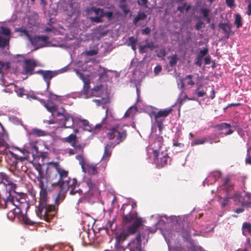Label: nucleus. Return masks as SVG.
Listing matches in <instances>:
<instances>
[{
    "mask_svg": "<svg viewBox=\"0 0 251 251\" xmlns=\"http://www.w3.org/2000/svg\"><path fill=\"white\" fill-rule=\"evenodd\" d=\"M36 62L33 59H25L24 62V71L25 74L28 75L32 74Z\"/></svg>",
    "mask_w": 251,
    "mask_h": 251,
    "instance_id": "obj_22",
    "label": "nucleus"
},
{
    "mask_svg": "<svg viewBox=\"0 0 251 251\" xmlns=\"http://www.w3.org/2000/svg\"><path fill=\"white\" fill-rule=\"evenodd\" d=\"M38 171L37 180L40 188V201L37 213L40 216H45L48 210L50 215L52 216L55 212L56 206H53L50 203V200H47L48 192L50 191L49 185L54 186L60 184L59 176L57 169V162H49L46 171V176H44L40 166L37 167Z\"/></svg>",
    "mask_w": 251,
    "mask_h": 251,
    "instance_id": "obj_1",
    "label": "nucleus"
},
{
    "mask_svg": "<svg viewBox=\"0 0 251 251\" xmlns=\"http://www.w3.org/2000/svg\"><path fill=\"white\" fill-rule=\"evenodd\" d=\"M208 50L207 48H204L203 50H201L199 51L197 57L199 58L200 59H202L203 57L204 56H205L208 53Z\"/></svg>",
    "mask_w": 251,
    "mask_h": 251,
    "instance_id": "obj_44",
    "label": "nucleus"
},
{
    "mask_svg": "<svg viewBox=\"0 0 251 251\" xmlns=\"http://www.w3.org/2000/svg\"><path fill=\"white\" fill-rule=\"evenodd\" d=\"M15 31L20 33L21 36L25 37L26 39L29 40L36 50L40 48L49 46L50 44L47 36H36L34 37H32L31 32L25 27H21L16 28Z\"/></svg>",
    "mask_w": 251,
    "mask_h": 251,
    "instance_id": "obj_6",
    "label": "nucleus"
},
{
    "mask_svg": "<svg viewBox=\"0 0 251 251\" xmlns=\"http://www.w3.org/2000/svg\"><path fill=\"white\" fill-rule=\"evenodd\" d=\"M245 2L247 4V14L249 16L251 15V0H245Z\"/></svg>",
    "mask_w": 251,
    "mask_h": 251,
    "instance_id": "obj_49",
    "label": "nucleus"
},
{
    "mask_svg": "<svg viewBox=\"0 0 251 251\" xmlns=\"http://www.w3.org/2000/svg\"><path fill=\"white\" fill-rule=\"evenodd\" d=\"M162 140L163 137L162 136H158V137L156 138L154 143L155 144H157L159 147V149L158 150H160V151L161 150V149L162 148L161 147V144Z\"/></svg>",
    "mask_w": 251,
    "mask_h": 251,
    "instance_id": "obj_51",
    "label": "nucleus"
},
{
    "mask_svg": "<svg viewBox=\"0 0 251 251\" xmlns=\"http://www.w3.org/2000/svg\"><path fill=\"white\" fill-rule=\"evenodd\" d=\"M78 122L80 126H83L84 130L88 131L89 132H92L94 133H96L98 131L102 128L105 127L103 122H101L100 123L96 125L95 126H92L91 125L89 124V122L85 119H79Z\"/></svg>",
    "mask_w": 251,
    "mask_h": 251,
    "instance_id": "obj_18",
    "label": "nucleus"
},
{
    "mask_svg": "<svg viewBox=\"0 0 251 251\" xmlns=\"http://www.w3.org/2000/svg\"><path fill=\"white\" fill-rule=\"evenodd\" d=\"M162 67L160 65H157L154 69V73L155 75H157L161 71Z\"/></svg>",
    "mask_w": 251,
    "mask_h": 251,
    "instance_id": "obj_55",
    "label": "nucleus"
},
{
    "mask_svg": "<svg viewBox=\"0 0 251 251\" xmlns=\"http://www.w3.org/2000/svg\"><path fill=\"white\" fill-rule=\"evenodd\" d=\"M134 110H135V108H133L132 107L129 108L126 112L125 114V117H128L130 116V115L132 114V111Z\"/></svg>",
    "mask_w": 251,
    "mask_h": 251,
    "instance_id": "obj_56",
    "label": "nucleus"
},
{
    "mask_svg": "<svg viewBox=\"0 0 251 251\" xmlns=\"http://www.w3.org/2000/svg\"><path fill=\"white\" fill-rule=\"evenodd\" d=\"M148 2V0H139L138 3L140 5H146Z\"/></svg>",
    "mask_w": 251,
    "mask_h": 251,
    "instance_id": "obj_62",
    "label": "nucleus"
},
{
    "mask_svg": "<svg viewBox=\"0 0 251 251\" xmlns=\"http://www.w3.org/2000/svg\"><path fill=\"white\" fill-rule=\"evenodd\" d=\"M219 27L223 30L226 38H228L231 32V26L227 23H221L219 24Z\"/></svg>",
    "mask_w": 251,
    "mask_h": 251,
    "instance_id": "obj_25",
    "label": "nucleus"
},
{
    "mask_svg": "<svg viewBox=\"0 0 251 251\" xmlns=\"http://www.w3.org/2000/svg\"><path fill=\"white\" fill-rule=\"evenodd\" d=\"M232 189L233 185L230 182L228 178H226L224 180L222 186L218 189V193H223L225 195V197H224L223 198H222V194L219 196L221 200V205L223 208L226 205L228 202V199L231 198V191Z\"/></svg>",
    "mask_w": 251,
    "mask_h": 251,
    "instance_id": "obj_9",
    "label": "nucleus"
},
{
    "mask_svg": "<svg viewBox=\"0 0 251 251\" xmlns=\"http://www.w3.org/2000/svg\"><path fill=\"white\" fill-rule=\"evenodd\" d=\"M45 107L49 112L51 113L53 117H60L59 120L63 122V125L65 127L71 128L72 127L75 122L74 119L71 115L65 113V110L63 108L61 109L60 111H58L56 105L52 103H45Z\"/></svg>",
    "mask_w": 251,
    "mask_h": 251,
    "instance_id": "obj_7",
    "label": "nucleus"
},
{
    "mask_svg": "<svg viewBox=\"0 0 251 251\" xmlns=\"http://www.w3.org/2000/svg\"><path fill=\"white\" fill-rule=\"evenodd\" d=\"M0 33L3 37H8L10 39V31L9 28L6 27L1 26L0 28Z\"/></svg>",
    "mask_w": 251,
    "mask_h": 251,
    "instance_id": "obj_38",
    "label": "nucleus"
},
{
    "mask_svg": "<svg viewBox=\"0 0 251 251\" xmlns=\"http://www.w3.org/2000/svg\"><path fill=\"white\" fill-rule=\"evenodd\" d=\"M172 111L171 108H165L160 110L158 112H153L152 113L151 118H154L157 126L160 131H161L163 126V122L164 118L166 117Z\"/></svg>",
    "mask_w": 251,
    "mask_h": 251,
    "instance_id": "obj_15",
    "label": "nucleus"
},
{
    "mask_svg": "<svg viewBox=\"0 0 251 251\" xmlns=\"http://www.w3.org/2000/svg\"><path fill=\"white\" fill-rule=\"evenodd\" d=\"M123 221L125 224H131V225L117 236L116 243L111 251L105 250L104 251H128L126 248L122 245V243L129 235L135 233L137 229L142 226L143 223L142 219L139 217L137 213L134 211H132L127 215H124Z\"/></svg>",
    "mask_w": 251,
    "mask_h": 251,
    "instance_id": "obj_4",
    "label": "nucleus"
},
{
    "mask_svg": "<svg viewBox=\"0 0 251 251\" xmlns=\"http://www.w3.org/2000/svg\"><path fill=\"white\" fill-rule=\"evenodd\" d=\"M203 24H204V23L202 21H199L197 23V24L195 25L196 29L199 30L201 29V28H202L203 27Z\"/></svg>",
    "mask_w": 251,
    "mask_h": 251,
    "instance_id": "obj_54",
    "label": "nucleus"
},
{
    "mask_svg": "<svg viewBox=\"0 0 251 251\" xmlns=\"http://www.w3.org/2000/svg\"><path fill=\"white\" fill-rule=\"evenodd\" d=\"M16 185L12 181L8 176L4 175H0V200L1 202L3 201L6 208H14L8 213V216L14 215L15 217L23 212L24 210L26 211L29 207V204L25 201V200L21 199L19 201L17 198L12 196L14 192Z\"/></svg>",
    "mask_w": 251,
    "mask_h": 251,
    "instance_id": "obj_2",
    "label": "nucleus"
},
{
    "mask_svg": "<svg viewBox=\"0 0 251 251\" xmlns=\"http://www.w3.org/2000/svg\"><path fill=\"white\" fill-rule=\"evenodd\" d=\"M160 150L152 149L154 156V162L156 167L160 168L165 166L168 163L169 156L167 153H160Z\"/></svg>",
    "mask_w": 251,
    "mask_h": 251,
    "instance_id": "obj_16",
    "label": "nucleus"
},
{
    "mask_svg": "<svg viewBox=\"0 0 251 251\" xmlns=\"http://www.w3.org/2000/svg\"><path fill=\"white\" fill-rule=\"evenodd\" d=\"M48 98H49V102L47 103H46L45 100H44L43 99H42L40 100V101L44 104V106H45V104H48L49 103H52V102H51L50 101L54 100H57L58 98H59V96H57L56 95L53 94L51 92H50L49 94ZM53 104H54V103H53Z\"/></svg>",
    "mask_w": 251,
    "mask_h": 251,
    "instance_id": "obj_36",
    "label": "nucleus"
},
{
    "mask_svg": "<svg viewBox=\"0 0 251 251\" xmlns=\"http://www.w3.org/2000/svg\"><path fill=\"white\" fill-rule=\"evenodd\" d=\"M122 124H118L110 129L107 133V136L111 140H115L116 144L123 142L126 138V129Z\"/></svg>",
    "mask_w": 251,
    "mask_h": 251,
    "instance_id": "obj_8",
    "label": "nucleus"
},
{
    "mask_svg": "<svg viewBox=\"0 0 251 251\" xmlns=\"http://www.w3.org/2000/svg\"><path fill=\"white\" fill-rule=\"evenodd\" d=\"M147 15L142 12H138L137 15L134 18L133 23L134 25H136L137 23L141 20H144L146 19Z\"/></svg>",
    "mask_w": 251,
    "mask_h": 251,
    "instance_id": "obj_32",
    "label": "nucleus"
},
{
    "mask_svg": "<svg viewBox=\"0 0 251 251\" xmlns=\"http://www.w3.org/2000/svg\"><path fill=\"white\" fill-rule=\"evenodd\" d=\"M111 155V146L107 144L104 147V151L101 161H107Z\"/></svg>",
    "mask_w": 251,
    "mask_h": 251,
    "instance_id": "obj_27",
    "label": "nucleus"
},
{
    "mask_svg": "<svg viewBox=\"0 0 251 251\" xmlns=\"http://www.w3.org/2000/svg\"><path fill=\"white\" fill-rule=\"evenodd\" d=\"M236 203H239L241 201V194L240 192H235L234 194L232 193L231 198Z\"/></svg>",
    "mask_w": 251,
    "mask_h": 251,
    "instance_id": "obj_42",
    "label": "nucleus"
},
{
    "mask_svg": "<svg viewBox=\"0 0 251 251\" xmlns=\"http://www.w3.org/2000/svg\"><path fill=\"white\" fill-rule=\"evenodd\" d=\"M234 17V24L236 25L237 28H239L242 25L241 17L238 13L235 14Z\"/></svg>",
    "mask_w": 251,
    "mask_h": 251,
    "instance_id": "obj_41",
    "label": "nucleus"
},
{
    "mask_svg": "<svg viewBox=\"0 0 251 251\" xmlns=\"http://www.w3.org/2000/svg\"><path fill=\"white\" fill-rule=\"evenodd\" d=\"M188 216L184 215L181 216H171L168 217L167 215L160 216L158 214L153 215L151 216V220L154 223L153 227H147L146 232L149 234L150 232L154 233L157 228L162 229V226L166 224L170 225L173 227L172 232L175 229L176 232H180V230L183 231L184 229L182 226H184L183 223L187 221Z\"/></svg>",
    "mask_w": 251,
    "mask_h": 251,
    "instance_id": "obj_5",
    "label": "nucleus"
},
{
    "mask_svg": "<svg viewBox=\"0 0 251 251\" xmlns=\"http://www.w3.org/2000/svg\"><path fill=\"white\" fill-rule=\"evenodd\" d=\"M94 69L97 71V74L101 81L108 80L111 78V75L114 74L112 71L105 69L98 65L94 66Z\"/></svg>",
    "mask_w": 251,
    "mask_h": 251,
    "instance_id": "obj_20",
    "label": "nucleus"
},
{
    "mask_svg": "<svg viewBox=\"0 0 251 251\" xmlns=\"http://www.w3.org/2000/svg\"><path fill=\"white\" fill-rule=\"evenodd\" d=\"M204 60L205 64H209L210 62V57L209 56H207L205 57L204 58Z\"/></svg>",
    "mask_w": 251,
    "mask_h": 251,
    "instance_id": "obj_64",
    "label": "nucleus"
},
{
    "mask_svg": "<svg viewBox=\"0 0 251 251\" xmlns=\"http://www.w3.org/2000/svg\"><path fill=\"white\" fill-rule=\"evenodd\" d=\"M38 148L36 145V142L30 141L28 143L25 145L23 150L19 149V151L23 153L26 152L31 154L34 156L38 152Z\"/></svg>",
    "mask_w": 251,
    "mask_h": 251,
    "instance_id": "obj_21",
    "label": "nucleus"
},
{
    "mask_svg": "<svg viewBox=\"0 0 251 251\" xmlns=\"http://www.w3.org/2000/svg\"><path fill=\"white\" fill-rule=\"evenodd\" d=\"M9 38L8 37H3L0 35V47L4 48L9 45Z\"/></svg>",
    "mask_w": 251,
    "mask_h": 251,
    "instance_id": "obj_33",
    "label": "nucleus"
},
{
    "mask_svg": "<svg viewBox=\"0 0 251 251\" xmlns=\"http://www.w3.org/2000/svg\"><path fill=\"white\" fill-rule=\"evenodd\" d=\"M217 127L219 130L222 131L220 134H224L225 136L230 135L234 132V130L230 128V125L226 123H222L218 125Z\"/></svg>",
    "mask_w": 251,
    "mask_h": 251,
    "instance_id": "obj_24",
    "label": "nucleus"
},
{
    "mask_svg": "<svg viewBox=\"0 0 251 251\" xmlns=\"http://www.w3.org/2000/svg\"><path fill=\"white\" fill-rule=\"evenodd\" d=\"M61 191H62V193H60L59 194H58V196L56 197H55L54 199V204H52V203L51 202V199L50 198L47 197V200H50L49 202H50V204H51L53 206H56V208H55V212L54 214H53L52 216H50V212L49 211L47 212V213L45 216H40L37 213V212L38 211V208L36 211V213L37 216L38 217H39L41 219L44 220L45 221H46L47 222H49L50 221V220L55 215L57 210V208H58V205L59 204V203L60 202H61V201H62L64 200L65 197L64 192H66V191H63L61 189Z\"/></svg>",
    "mask_w": 251,
    "mask_h": 251,
    "instance_id": "obj_13",
    "label": "nucleus"
},
{
    "mask_svg": "<svg viewBox=\"0 0 251 251\" xmlns=\"http://www.w3.org/2000/svg\"><path fill=\"white\" fill-rule=\"evenodd\" d=\"M202 87V84L200 85L198 88L195 90V93L198 96V97H202L206 94V90L202 89L201 88Z\"/></svg>",
    "mask_w": 251,
    "mask_h": 251,
    "instance_id": "obj_37",
    "label": "nucleus"
},
{
    "mask_svg": "<svg viewBox=\"0 0 251 251\" xmlns=\"http://www.w3.org/2000/svg\"><path fill=\"white\" fill-rule=\"evenodd\" d=\"M162 234L168 244L169 251H197L199 250L202 251V248L200 246H197L192 245L190 248L186 249L183 248L181 245H177L176 247L171 246L172 239H173V236H175V234L172 232V231H169L168 230L162 231Z\"/></svg>",
    "mask_w": 251,
    "mask_h": 251,
    "instance_id": "obj_10",
    "label": "nucleus"
},
{
    "mask_svg": "<svg viewBox=\"0 0 251 251\" xmlns=\"http://www.w3.org/2000/svg\"><path fill=\"white\" fill-rule=\"evenodd\" d=\"M91 10L95 13L96 16H100L102 18L103 17L104 11L103 9L95 7H92Z\"/></svg>",
    "mask_w": 251,
    "mask_h": 251,
    "instance_id": "obj_40",
    "label": "nucleus"
},
{
    "mask_svg": "<svg viewBox=\"0 0 251 251\" xmlns=\"http://www.w3.org/2000/svg\"><path fill=\"white\" fill-rule=\"evenodd\" d=\"M10 65L11 64L9 62H4L0 61V74L8 70L10 68Z\"/></svg>",
    "mask_w": 251,
    "mask_h": 251,
    "instance_id": "obj_34",
    "label": "nucleus"
},
{
    "mask_svg": "<svg viewBox=\"0 0 251 251\" xmlns=\"http://www.w3.org/2000/svg\"><path fill=\"white\" fill-rule=\"evenodd\" d=\"M101 18L100 16L90 17V20L93 23H100L102 22Z\"/></svg>",
    "mask_w": 251,
    "mask_h": 251,
    "instance_id": "obj_47",
    "label": "nucleus"
},
{
    "mask_svg": "<svg viewBox=\"0 0 251 251\" xmlns=\"http://www.w3.org/2000/svg\"><path fill=\"white\" fill-rule=\"evenodd\" d=\"M150 32L151 29L148 27H146L142 30V33L144 34H149Z\"/></svg>",
    "mask_w": 251,
    "mask_h": 251,
    "instance_id": "obj_60",
    "label": "nucleus"
},
{
    "mask_svg": "<svg viewBox=\"0 0 251 251\" xmlns=\"http://www.w3.org/2000/svg\"><path fill=\"white\" fill-rule=\"evenodd\" d=\"M177 86L180 89H183L184 88L185 85L183 82V80L181 78H179L178 79L177 81Z\"/></svg>",
    "mask_w": 251,
    "mask_h": 251,
    "instance_id": "obj_52",
    "label": "nucleus"
},
{
    "mask_svg": "<svg viewBox=\"0 0 251 251\" xmlns=\"http://www.w3.org/2000/svg\"><path fill=\"white\" fill-rule=\"evenodd\" d=\"M200 11L201 13L202 14L203 18H207L209 13L210 12V9L206 8H202L201 9Z\"/></svg>",
    "mask_w": 251,
    "mask_h": 251,
    "instance_id": "obj_46",
    "label": "nucleus"
},
{
    "mask_svg": "<svg viewBox=\"0 0 251 251\" xmlns=\"http://www.w3.org/2000/svg\"><path fill=\"white\" fill-rule=\"evenodd\" d=\"M75 140V136L73 134H70L65 139V141L68 143L74 142Z\"/></svg>",
    "mask_w": 251,
    "mask_h": 251,
    "instance_id": "obj_48",
    "label": "nucleus"
},
{
    "mask_svg": "<svg viewBox=\"0 0 251 251\" xmlns=\"http://www.w3.org/2000/svg\"><path fill=\"white\" fill-rule=\"evenodd\" d=\"M137 39L134 37L133 36L130 37L128 38V41L127 42V45L128 46H130L133 50L135 51L136 48V46L137 43Z\"/></svg>",
    "mask_w": 251,
    "mask_h": 251,
    "instance_id": "obj_30",
    "label": "nucleus"
},
{
    "mask_svg": "<svg viewBox=\"0 0 251 251\" xmlns=\"http://www.w3.org/2000/svg\"><path fill=\"white\" fill-rule=\"evenodd\" d=\"M0 84L7 87L3 89L5 92L12 93L13 92H15L19 97L23 96L25 89L23 88H18L11 83L7 82L3 76H1L0 77Z\"/></svg>",
    "mask_w": 251,
    "mask_h": 251,
    "instance_id": "obj_17",
    "label": "nucleus"
},
{
    "mask_svg": "<svg viewBox=\"0 0 251 251\" xmlns=\"http://www.w3.org/2000/svg\"><path fill=\"white\" fill-rule=\"evenodd\" d=\"M243 234L247 236V234H251V225L248 223H244L242 226Z\"/></svg>",
    "mask_w": 251,
    "mask_h": 251,
    "instance_id": "obj_31",
    "label": "nucleus"
},
{
    "mask_svg": "<svg viewBox=\"0 0 251 251\" xmlns=\"http://www.w3.org/2000/svg\"><path fill=\"white\" fill-rule=\"evenodd\" d=\"M206 141V138H196L192 140L191 142V146H195L199 145L204 144Z\"/></svg>",
    "mask_w": 251,
    "mask_h": 251,
    "instance_id": "obj_35",
    "label": "nucleus"
},
{
    "mask_svg": "<svg viewBox=\"0 0 251 251\" xmlns=\"http://www.w3.org/2000/svg\"><path fill=\"white\" fill-rule=\"evenodd\" d=\"M226 3L228 6L229 7H232L234 4V0H226Z\"/></svg>",
    "mask_w": 251,
    "mask_h": 251,
    "instance_id": "obj_63",
    "label": "nucleus"
},
{
    "mask_svg": "<svg viewBox=\"0 0 251 251\" xmlns=\"http://www.w3.org/2000/svg\"><path fill=\"white\" fill-rule=\"evenodd\" d=\"M22 220L25 225H32L34 222L31 221L25 215L22 214L21 216Z\"/></svg>",
    "mask_w": 251,
    "mask_h": 251,
    "instance_id": "obj_43",
    "label": "nucleus"
},
{
    "mask_svg": "<svg viewBox=\"0 0 251 251\" xmlns=\"http://www.w3.org/2000/svg\"><path fill=\"white\" fill-rule=\"evenodd\" d=\"M67 70L68 67L66 66L56 71L53 72L51 71H43L40 70L37 71V73L42 75L44 80L47 83V89H49L50 84V80L57 74L63 73L66 72Z\"/></svg>",
    "mask_w": 251,
    "mask_h": 251,
    "instance_id": "obj_14",
    "label": "nucleus"
},
{
    "mask_svg": "<svg viewBox=\"0 0 251 251\" xmlns=\"http://www.w3.org/2000/svg\"><path fill=\"white\" fill-rule=\"evenodd\" d=\"M86 64L83 65L82 70L83 72H81L80 69H75V71L77 75L83 81L84 85L83 90L81 92L80 97L82 99H88L92 97H101V100H93L94 102H96L98 106H100L106 103L108 99L109 93L107 91H103L102 86H97L93 89L90 90L89 87V75L86 73L87 69Z\"/></svg>",
    "mask_w": 251,
    "mask_h": 251,
    "instance_id": "obj_3",
    "label": "nucleus"
},
{
    "mask_svg": "<svg viewBox=\"0 0 251 251\" xmlns=\"http://www.w3.org/2000/svg\"><path fill=\"white\" fill-rule=\"evenodd\" d=\"M168 58L169 60V65L172 67L176 66L178 60L176 54H174L171 56H169L168 57Z\"/></svg>",
    "mask_w": 251,
    "mask_h": 251,
    "instance_id": "obj_39",
    "label": "nucleus"
},
{
    "mask_svg": "<svg viewBox=\"0 0 251 251\" xmlns=\"http://www.w3.org/2000/svg\"><path fill=\"white\" fill-rule=\"evenodd\" d=\"M82 193V191L80 189L75 190V188L74 189H72L70 191V194L72 195H75L76 194H78L79 195L80 193Z\"/></svg>",
    "mask_w": 251,
    "mask_h": 251,
    "instance_id": "obj_53",
    "label": "nucleus"
},
{
    "mask_svg": "<svg viewBox=\"0 0 251 251\" xmlns=\"http://www.w3.org/2000/svg\"><path fill=\"white\" fill-rule=\"evenodd\" d=\"M98 53V46L94 45L93 46H90L89 49L86 50L83 53L89 56H92L96 55Z\"/></svg>",
    "mask_w": 251,
    "mask_h": 251,
    "instance_id": "obj_28",
    "label": "nucleus"
},
{
    "mask_svg": "<svg viewBox=\"0 0 251 251\" xmlns=\"http://www.w3.org/2000/svg\"><path fill=\"white\" fill-rule=\"evenodd\" d=\"M113 16V13L111 12H103V17H107L108 19H111Z\"/></svg>",
    "mask_w": 251,
    "mask_h": 251,
    "instance_id": "obj_58",
    "label": "nucleus"
},
{
    "mask_svg": "<svg viewBox=\"0 0 251 251\" xmlns=\"http://www.w3.org/2000/svg\"><path fill=\"white\" fill-rule=\"evenodd\" d=\"M86 184L89 188V190L85 193V196L84 198H79L77 202V208H79V205L81 202L83 201H90V200L87 198V197L93 196L95 193L97 192V188L95 184L92 182L91 180L86 181Z\"/></svg>",
    "mask_w": 251,
    "mask_h": 251,
    "instance_id": "obj_19",
    "label": "nucleus"
},
{
    "mask_svg": "<svg viewBox=\"0 0 251 251\" xmlns=\"http://www.w3.org/2000/svg\"><path fill=\"white\" fill-rule=\"evenodd\" d=\"M193 76L192 75H187L185 76L184 80H187V84L189 85H193L195 84V82L193 80H192Z\"/></svg>",
    "mask_w": 251,
    "mask_h": 251,
    "instance_id": "obj_45",
    "label": "nucleus"
},
{
    "mask_svg": "<svg viewBox=\"0 0 251 251\" xmlns=\"http://www.w3.org/2000/svg\"><path fill=\"white\" fill-rule=\"evenodd\" d=\"M57 169L58 171V175L60 182V188L63 191H67L71 188L76 183L75 179L72 180V183H70V178L68 176V172L61 168L57 163Z\"/></svg>",
    "mask_w": 251,
    "mask_h": 251,
    "instance_id": "obj_12",
    "label": "nucleus"
},
{
    "mask_svg": "<svg viewBox=\"0 0 251 251\" xmlns=\"http://www.w3.org/2000/svg\"><path fill=\"white\" fill-rule=\"evenodd\" d=\"M191 5L188 4L186 2L183 3L182 5L177 6V10L181 13L188 12L190 9Z\"/></svg>",
    "mask_w": 251,
    "mask_h": 251,
    "instance_id": "obj_29",
    "label": "nucleus"
},
{
    "mask_svg": "<svg viewBox=\"0 0 251 251\" xmlns=\"http://www.w3.org/2000/svg\"><path fill=\"white\" fill-rule=\"evenodd\" d=\"M221 174L219 171H215L209 175L208 177L205 179L203 182L204 185L212 184L214 183L220 177Z\"/></svg>",
    "mask_w": 251,
    "mask_h": 251,
    "instance_id": "obj_23",
    "label": "nucleus"
},
{
    "mask_svg": "<svg viewBox=\"0 0 251 251\" xmlns=\"http://www.w3.org/2000/svg\"><path fill=\"white\" fill-rule=\"evenodd\" d=\"M24 95H25L26 96V98L27 99H36L37 98L35 96H34V95H29V94H25V91L24 92Z\"/></svg>",
    "mask_w": 251,
    "mask_h": 251,
    "instance_id": "obj_61",
    "label": "nucleus"
},
{
    "mask_svg": "<svg viewBox=\"0 0 251 251\" xmlns=\"http://www.w3.org/2000/svg\"><path fill=\"white\" fill-rule=\"evenodd\" d=\"M75 158L78 161L83 172L87 173L91 175H95L97 174L96 165L90 163L88 159L82 154L77 155Z\"/></svg>",
    "mask_w": 251,
    "mask_h": 251,
    "instance_id": "obj_11",
    "label": "nucleus"
},
{
    "mask_svg": "<svg viewBox=\"0 0 251 251\" xmlns=\"http://www.w3.org/2000/svg\"><path fill=\"white\" fill-rule=\"evenodd\" d=\"M47 132H46L45 131L35 128L32 129L31 131L29 133V138H31L32 137H34V136L35 135L39 137L44 136H45Z\"/></svg>",
    "mask_w": 251,
    "mask_h": 251,
    "instance_id": "obj_26",
    "label": "nucleus"
},
{
    "mask_svg": "<svg viewBox=\"0 0 251 251\" xmlns=\"http://www.w3.org/2000/svg\"><path fill=\"white\" fill-rule=\"evenodd\" d=\"M145 47L146 48L153 49L154 48V44L152 42H147L145 44Z\"/></svg>",
    "mask_w": 251,
    "mask_h": 251,
    "instance_id": "obj_57",
    "label": "nucleus"
},
{
    "mask_svg": "<svg viewBox=\"0 0 251 251\" xmlns=\"http://www.w3.org/2000/svg\"><path fill=\"white\" fill-rule=\"evenodd\" d=\"M80 236H81L82 237V239H83V241L84 242H86V237H88V233L86 231H84L83 232H82L81 234H80Z\"/></svg>",
    "mask_w": 251,
    "mask_h": 251,
    "instance_id": "obj_59",
    "label": "nucleus"
},
{
    "mask_svg": "<svg viewBox=\"0 0 251 251\" xmlns=\"http://www.w3.org/2000/svg\"><path fill=\"white\" fill-rule=\"evenodd\" d=\"M187 98V96L186 94L183 91H182L179 96L178 100L180 102H181L183 100L186 99Z\"/></svg>",
    "mask_w": 251,
    "mask_h": 251,
    "instance_id": "obj_50",
    "label": "nucleus"
}]
</instances>
